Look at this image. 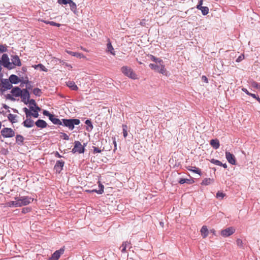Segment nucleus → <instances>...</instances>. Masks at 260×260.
<instances>
[{
	"instance_id": "nucleus-1",
	"label": "nucleus",
	"mask_w": 260,
	"mask_h": 260,
	"mask_svg": "<svg viewBox=\"0 0 260 260\" xmlns=\"http://www.w3.org/2000/svg\"><path fill=\"white\" fill-rule=\"evenodd\" d=\"M80 123V120L78 119H62L61 125L68 127L70 130H73L75 125H79Z\"/></svg>"
},
{
	"instance_id": "nucleus-2",
	"label": "nucleus",
	"mask_w": 260,
	"mask_h": 260,
	"mask_svg": "<svg viewBox=\"0 0 260 260\" xmlns=\"http://www.w3.org/2000/svg\"><path fill=\"white\" fill-rule=\"evenodd\" d=\"M149 67L151 68V69L154 70L155 72H158L159 73H161L162 74H165L166 72V70L165 67V65L164 63L161 64H154V63H150L149 65Z\"/></svg>"
},
{
	"instance_id": "nucleus-3",
	"label": "nucleus",
	"mask_w": 260,
	"mask_h": 260,
	"mask_svg": "<svg viewBox=\"0 0 260 260\" xmlns=\"http://www.w3.org/2000/svg\"><path fill=\"white\" fill-rule=\"evenodd\" d=\"M85 151V146H82L81 143L78 141H75L74 142V147L71 152L73 153L78 152V153H83Z\"/></svg>"
},
{
	"instance_id": "nucleus-4",
	"label": "nucleus",
	"mask_w": 260,
	"mask_h": 260,
	"mask_svg": "<svg viewBox=\"0 0 260 260\" xmlns=\"http://www.w3.org/2000/svg\"><path fill=\"white\" fill-rule=\"evenodd\" d=\"M2 64L5 68L11 70L14 68V66L12 65V63L10 62L9 58L7 54H4L2 56Z\"/></svg>"
},
{
	"instance_id": "nucleus-5",
	"label": "nucleus",
	"mask_w": 260,
	"mask_h": 260,
	"mask_svg": "<svg viewBox=\"0 0 260 260\" xmlns=\"http://www.w3.org/2000/svg\"><path fill=\"white\" fill-rule=\"evenodd\" d=\"M121 71L122 73L125 76L132 79H136V75L133 72L132 69L127 66H124L121 68Z\"/></svg>"
},
{
	"instance_id": "nucleus-6",
	"label": "nucleus",
	"mask_w": 260,
	"mask_h": 260,
	"mask_svg": "<svg viewBox=\"0 0 260 260\" xmlns=\"http://www.w3.org/2000/svg\"><path fill=\"white\" fill-rule=\"evenodd\" d=\"M1 133L4 138H12L15 136V132L11 128H4Z\"/></svg>"
},
{
	"instance_id": "nucleus-7",
	"label": "nucleus",
	"mask_w": 260,
	"mask_h": 260,
	"mask_svg": "<svg viewBox=\"0 0 260 260\" xmlns=\"http://www.w3.org/2000/svg\"><path fill=\"white\" fill-rule=\"evenodd\" d=\"M235 232V230L233 227H229L224 230L221 231L220 234L222 236L224 237H228L232 234H233Z\"/></svg>"
},
{
	"instance_id": "nucleus-8",
	"label": "nucleus",
	"mask_w": 260,
	"mask_h": 260,
	"mask_svg": "<svg viewBox=\"0 0 260 260\" xmlns=\"http://www.w3.org/2000/svg\"><path fill=\"white\" fill-rule=\"evenodd\" d=\"M0 86H3L7 90L11 89L13 87L12 84L9 79H2L1 80Z\"/></svg>"
},
{
	"instance_id": "nucleus-9",
	"label": "nucleus",
	"mask_w": 260,
	"mask_h": 260,
	"mask_svg": "<svg viewBox=\"0 0 260 260\" xmlns=\"http://www.w3.org/2000/svg\"><path fill=\"white\" fill-rule=\"evenodd\" d=\"M64 252V249L61 248L60 249L55 251L49 258V260H58L61 254H63Z\"/></svg>"
},
{
	"instance_id": "nucleus-10",
	"label": "nucleus",
	"mask_w": 260,
	"mask_h": 260,
	"mask_svg": "<svg viewBox=\"0 0 260 260\" xmlns=\"http://www.w3.org/2000/svg\"><path fill=\"white\" fill-rule=\"evenodd\" d=\"M20 97L21 98V101L27 105V101H28L30 98V93L28 90L27 89H23V91Z\"/></svg>"
},
{
	"instance_id": "nucleus-11",
	"label": "nucleus",
	"mask_w": 260,
	"mask_h": 260,
	"mask_svg": "<svg viewBox=\"0 0 260 260\" xmlns=\"http://www.w3.org/2000/svg\"><path fill=\"white\" fill-rule=\"evenodd\" d=\"M64 165V161L62 160H57L54 166V169L58 173H60L62 171L63 167Z\"/></svg>"
},
{
	"instance_id": "nucleus-12",
	"label": "nucleus",
	"mask_w": 260,
	"mask_h": 260,
	"mask_svg": "<svg viewBox=\"0 0 260 260\" xmlns=\"http://www.w3.org/2000/svg\"><path fill=\"white\" fill-rule=\"evenodd\" d=\"M12 90L11 91V93L13 94V95L15 97H19L22 94V92L23 91V89H21V88L18 86L13 87L12 88Z\"/></svg>"
},
{
	"instance_id": "nucleus-13",
	"label": "nucleus",
	"mask_w": 260,
	"mask_h": 260,
	"mask_svg": "<svg viewBox=\"0 0 260 260\" xmlns=\"http://www.w3.org/2000/svg\"><path fill=\"white\" fill-rule=\"evenodd\" d=\"M225 157L229 163L232 165L236 164V159L235 156L230 152H225Z\"/></svg>"
},
{
	"instance_id": "nucleus-14",
	"label": "nucleus",
	"mask_w": 260,
	"mask_h": 260,
	"mask_svg": "<svg viewBox=\"0 0 260 260\" xmlns=\"http://www.w3.org/2000/svg\"><path fill=\"white\" fill-rule=\"evenodd\" d=\"M22 200L21 207L23 206H26L29 204L34 201V199L27 196L20 197Z\"/></svg>"
},
{
	"instance_id": "nucleus-15",
	"label": "nucleus",
	"mask_w": 260,
	"mask_h": 260,
	"mask_svg": "<svg viewBox=\"0 0 260 260\" xmlns=\"http://www.w3.org/2000/svg\"><path fill=\"white\" fill-rule=\"evenodd\" d=\"M11 60L12 64H13L14 66L20 67L21 66V60L18 55H12Z\"/></svg>"
},
{
	"instance_id": "nucleus-16",
	"label": "nucleus",
	"mask_w": 260,
	"mask_h": 260,
	"mask_svg": "<svg viewBox=\"0 0 260 260\" xmlns=\"http://www.w3.org/2000/svg\"><path fill=\"white\" fill-rule=\"evenodd\" d=\"M36 125L39 128H44L47 127V123L45 121L42 119H38L35 122Z\"/></svg>"
},
{
	"instance_id": "nucleus-17",
	"label": "nucleus",
	"mask_w": 260,
	"mask_h": 260,
	"mask_svg": "<svg viewBox=\"0 0 260 260\" xmlns=\"http://www.w3.org/2000/svg\"><path fill=\"white\" fill-rule=\"evenodd\" d=\"M22 124L24 127L30 128L34 126V122L33 120H32L30 118H27L25 120H24Z\"/></svg>"
},
{
	"instance_id": "nucleus-18",
	"label": "nucleus",
	"mask_w": 260,
	"mask_h": 260,
	"mask_svg": "<svg viewBox=\"0 0 260 260\" xmlns=\"http://www.w3.org/2000/svg\"><path fill=\"white\" fill-rule=\"evenodd\" d=\"M9 79L12 84H18L20 81V78H19L17 75L14 74L10 75Z\"/></svg>"
},
{
	"instance_id": "nucleus-19",
	"label": "nucleus",
	"mask_w": 260,
	"mask_h": 260,
	"mask_svg": "<svg viewBox=\"0 0 260 260\" xmlns=\"http://www.w3.org/2000/svg\"><path fill=\"white\" fill-rule=\"evenodd\" d=\"M49 119L54 124L62 125V121L58 118H56L53 114H52Z\"/></svg>"
},
{
	"instance_id": "nucleus-20",
	"label": "nucleus",
	"mask_w": 260,
	"mask_h": 260,
	"mask_svg": "<svg viewBox=\"0 0 260 260\" xmlns=\"http://www.w3.org/2000/svg\"><path fill=\"white\" fill-rule=\"evenodd\" d=\"M66 52L72 56H75L79 58H82L85 57L83 54L79 52H73L67 50H66Z\"/></svg>"
},
{
	"instance_id": "nucleus-21",
	"label": "nucleus",
	"mask_w": 260,
	"mask_h": 260,
	"mask_svg": "<svg viewBox=\"0 0 260 260\" xmlns=\"http://www.w3.org/2000/svg\"><path fill=\"white\" fill-rule=\"evenodd\" d=\"M194 182L193 179H185V178H180L179 180L178 181V182L181 184H183L184 183H187L188 184H191L193 183Z\"/></svg>"
},
{
	"instance_id": "nucleus-22",
	"label": "nucleus",
	"mask_w": 260,
	"mask_h": 260,
	"mask_svg": "<svg viewBox=\"0 0 260 260\" xmlns=\"http://www.w3.org/2000/svg\"><path fill=\"white\" fill-rule=\"evenodd\" d=\"M201 234L203 238H206L208 235V230L206 225H203L201 229Z\"/></svg>"
},
{
	"instance_id": "nucleus-23",
	"label": "nucleus",
	"mask_w": 260,
	"mask_h": 260,
	"mask_svg": "<svg viewBox=\"0 0 260 260\" xmlns=\"http://www.w3.org/2000/svg\"><path fill=\"white\" fill-rule=\"evenodd\" d=\"M210 145L215 149L219 148L220 146L219 141L217 139H212L210 141Z\"/></svg>"
},
{
	"instance_id": "nucleus-24",
	"label": "nucleus",
	"mask_w": 260,
	"mask_h": 260,
	"mask_svg": "<svg viewBox=\"0 0 260 260\" xmlns=\"http://www.w3.org/2000/svg\"><path fill=\"white\" fill-rule=\"evenodd\" d=\"M24 138L21 135H17L16 136V142L19 145H22Z\"/></svg>"
},
{
	"instance_id": "nucleus-25",
	"label": "nucleus",
	"mask_w": 260,
	"mask_h": 260,
	"mask_svg": "<svg viewBox=\"0 0 260 260\" xmlns=\"http://www.w3.org/2000/svg\"><path fill=\"white\" fill-rule=\"evenodd\" d=\"M67 85L73 90H77L78 87L73 81H69L67 83Z\"/></svg>"
},
{
	"instance_id": "nucleus-26",
	"label": "nucleus",
	"mask_w": 260,
	"mask_h": 260,
	"mask_svg": "<svg viewBox=\"0 0 260 260\" xmlns=\"http://www.w3.org/2000/svg\"><path fill=\"white\" fill-rule=\"evenodd\" d=\"M85 123L87 125L86 127V130L88 132H90L93 128V125L90 120H86Z\"/></svg>"
},
{
	"instance_id": "nucleus-27",
	"label": "nucleus",
	"mask_w": 260,
	"mask_h": 260,
	"mask_svg": "<svg viewBox=\"0 0 260 260\" xmlns=\"http://www.w3.org/2000/svg\"><path fill=\"white\" fill-rule=\"evenodd\" d=\"M187 169L189 171L193 172H194L195 173L198 174L200 175H201V171L198 168H196L195 167H191V166H188V167H187Z\"/></svg>"
},
{
	"instance_id": "nucleus-28",
	"label": "nucleus",
	"mask_w": 260,
	"mask_h": 260,
	"mask_svg": "<svg viewBox=\"0 0 260 260\" xmlns=\"http://www.w3.org/2000/svg\"><path fill=\"white\" fill-rule=\"evenodd\" d=\"M17 115H14L12 114H9L8 116V118L9 121H10L12 123H16L17 122V120H16Z\"/></svg>"
},
{
	"instance_id": "nucleus-29",
	"label": "nucleus",
	"mask_w": 260,
	"mask_h": 260,
	"mask_svg": "<svg viewBox=\"0 0 260 260\" xmlns=\"http://www.w3.org/2000/svg\"><path fill=\"white\" fill-rule=\"evenodd\" d=\"M213 182V179L211 178H205L203 180L201 184L202 185H208Z\"/></svg>"
},
{
	"instance_id": "nucleus-30",
	"label": "nucleus",
	"mask_w": 260,
	"mask_h": 260,
	"mask_svg": "<svg viewBox=\"0 0 260 260\" xmlns=\"http://www.w3.org/2000/svg\"><path fill=\"white\" fill-rule=\"evenodd\" d=\"M8 206L10 207H20L21 205L17 203L16 200L15 201H10L8 203Z\"/></svg>"
},
{
	"instance_id": "nucleus-31",
	"label": "nucleus",
	"mask_w": 260,
	"mask_h": 260,
	"mask_svg": "<svg viewBox=\"0 0 260 260\" xmlns=\"http://www.w3.org/2000/svg\"><path fill=\"white\" fill-rule=\"evenodd\" d=\"M69 4L70 5L71 10L74 13H76L77 10L76 4L73 1H70V3Z\"/></svg>"
},
{
	"instance_id": "nucleus-32",
	"label": "nucleus",
	"mask_w": 260,
	"mask_h": 260,
	"mask_svg": "<svg viewBox=\"0 0 260 260\" xmlns=\"http://www.w3.org/2000/svg\"><path fill=\"white\" fill-rule=\"evenodd\" d=\"M107 50L110 52V53L113 55H115V52L114 51V48L112 47V45L110 42H109L107 44Z\"/></svg>"
},
{
	"instance_id": "nucleus-33",
	"label": "nucleus",
	"mask_w": 260,
	"mask_h": 260,
	"mask_svg": "<svg viewBox=\"0 0 260 260\" xmlns=\"http://www.w3.org/2000/svg\"><path fill=\"white\" fill-rule=\"evenodd\" d=\"M150 58L152 61L155 62L156 63H158V64L164 63L162 60L159 59V58H157V57L154 56L153 55H151L150 56Z\"/></svg>"
},
{
	"instance_id": "nucleus-34",
	"label": "nucleus",
	"mask_w": 260,
	"mask_h": 260,
	"mask_svg": "<svg viewBox=\"0 0 260 260\" xmlns=\"http://www.w3.org/2000/svg\"><path fill=\"white\" fill-rule=\"evenodd\" d=\"M29 81L28 77L27 76L25 78H24L23 77H22L21 78H20V82L21 83L20 86L23 87L24 84H25L26 85L28 84V83H29Z\"/></svg>"
},
{
	"instance_id": "nucleus-35",
	"label": "nucleus",
	"mask_w": 260,
	"mask_h": 260,
	"mask_svg": "<svg viewBox=\"0 0 260 260\" xmlns=\"http://www.w3.org/2000/svg\"><path fill=\"white\" fill-rule=\"evenodd\" d=\"M32 93L37 96H40L42 93V92L39 88H35L32 90Z\"/></svg>"
},
{
	"instance_id": "nucleus-36",
	"label": "nucleus",
	"mask_w": 260,
	"mask_h": 260,
	"mask_svg": "<svg viewBox=\"0 0 260 260\" xmlns=\"http://www.w3.org/2000/svg\"><path fill=\"white\" fill-rule=\"evenodd\" d=\"M29 109L30 111H32L33 112L32 113L31 116L37 118L39 116V112L37 111L34 110V107L33 106H29Z\"/></svg>"
},
{
	"instance_id": "nucleus-37",
	"label": "nucleus",
	"mask_w": 260,
	"mask_h": 260,
	"mask_svg": "<svg viewBox=\"0 0 260 260\" xmlns=\"http://www.w3.org/2000/svg\"><path fill=\"white\" fill-rule=\"evenodd\" d=\"M250 85L252 87L260 90V84L256 82L252 81L251 82Z\"/></svg>"
},
{
	"instance_id": "nucleus-38",
	"label": "nucleus",
	"mask_w": 260,
	"mask_h": 260,
	"mask_svg": "<svg viewBox=\"0 0 260 260\" xmlns=\"http://www.w3.org/2000/svg\"><path fill=\"white\" fill-rule=\"evenodd\" d=\"M99 187L98 194H101L104 192V186L100 181H99Z\"/></svg>"
},
{
	"instance_id": "nucleus-39",
	"label": "nucleus",
	"mask_w": 260,
	"mask_h": 260,
	"mask_svg": "<svg viewBox=\"0 0 260 260\" xmlns=\"http://www.w3.org/2000/svg\"><path fill=\"white\" fill-rule=\"evenodd\" d=\"M126 244H129V242L127 241L124 242H123L121 246L120 247L121 251L122 253L125 252L126 251Z\"/></svg>"
},
{
	"instance_id": "nucleus-40",
	"label": "nucleus",
	"mask_w": 260,
	"mask_h": 260,
	"mask_svg": "<svg viewBox=\"0 0 260 260\" xmlns=\"http://www.w3.org/2000/svg\"><path fill=\"white\" fill-rule=\"evenodd\" d=\"M122 131L123 134V137L125 138L127 136V126L125 124L122 125Z\"/></svg>"
},
{
	"instance_id": "nucleus-41",
	"label": "nucleus",
	"mask_w": 260,
	"mask_h": 260,
	"mask_svg": "<svg viewBox=\"0 0 260 260\" xmlns=\"http://www.w3.org/2000/svg\"><path fill=\"white\" fill-rule=\"evenodd\" d=\"M200 10L203 15H206L209 13V8L207 7H203Z\"/></svg>"
},
{
	"instance_id": "nucleus-42",
	"label": "nucleus",
	"mask_w": 260,
	"mask_h": 260,
	"mask_svg": "<svg viewBox=\"0 0 260 260\" xmlns=\"http://www.w3.org/2000/svg\"><path fill=\"white\" fill-rule=\"evenodd\" d=\"M210 161L211 163L217 166H221V165H222V163L220 161L217 159L213 158L210 160Z\"/></svg>"
},
{
	"instance_id": "nucleus-43",
	"label": "nucleus",
	"mask_w": 260,
	"mask_h": 260,
	"mask_svg": "<svg viewBox=\"0 0 260 260\" xmlns=\"http://www.w3.org/2000/svg\"><path fill=\"white\" fill-rule=\"evenodd\" d=\"M225 196V194L222 192L218 191L216 193V198L222 199Z\"/></svg>"
},
{
	"instance_id": "nucleus-44",
	"label": "nucleus",
	"mask_w": 260,
	"mask_h": 260,
	"mask_svg": "<svg viewBox=\"0 0 260 260\" xmlns=\"http://www.w3.org/2000/svg\"><path fill=\"white\" fill-rule=\"evenodd\" d=\"M7 51V46L6 45H0V52H5Z\"/></svg>"
},
{
	"instance_id": "nucleus-45",
	"label": "nucleus",
	"mask_w": 260,
	"mask_h": 260,
	"mask_svg": "<svg viewBox=\"0 0 260 260\" xmlns=\"http://www.w3.org/2000/svg\"><path fill=\"white\" fill-rule=\"evenodd\" d=\"M28 103L29 104L30 106H35L37 105L35 100L34 99H29L28 101H27V104Z\"/></svg>"
},
{
	"instance_id": "nucleus-46",
	"label": "nucleus",
	"mask_w": 260,
	"mask_h": 260,
	"mask_svg": "<svg viewBox=\"0 0 260 260\" xmlns=\"http://www.w3.org/2000/svg\"><path fill=\"white\" fill-rule=\"evenodd\" d=\"M14 96L13 95V94H7L6 95V98L7 99H8V100H10L12 101H15V99L13 97Z\"/></svg>"
},
{
	"instance_id": "nucleus-47",
	"label": "nucleus",
	"mask_w": 260,
	"mask_h": 260,
	"mask_svg": "<svg viewBox=\"0 0 260 260\" xmlns=\"http://www.w3.org/2000/svg\"><path fill=\"white\" fill-rule=\"evenodd\" d=\"M31 211V208L29 207H25L22 209V213L25 214Z\"/></svg>"
},
{
	"instance_id": "nucleus-48",
	"label": "nucleus",
	"mask_w": 260,
	"mask_h": 260,
	"mask_svg": "<svg viewBox=\"0 0 260 260\" xmlns=\"http://www.w3.org/2000/svg\"><path fill=\"white\" fill-rule=\"evenodd\" d=\"M236 244L239 247H243V242L240 239H237L236 240Z\"/></svg>"
},
{
	"instance_id": "nucleus-49",
	"label": "nucleus",
	"mask_w": 260,
	"mask_h": 260,
	"mask_svg": "<svg viewBox=\"0 0 260 260\" xmlns=\"http://www.w3.org/2000/svg\"><path fill=\"white\" fill-rule=\"evenodd\" d=\"M203 2V0L199 1L198 4L197 6V8L198 10H200L201 9H202V8L203 7V6H202Z\"/></svg>"
},
{
	"instance_id": "nucleus-50",
	"label": "nucleus",
	"mask_w": 260,
	"mask_h": 260,
	"mask_svg": "<svg viewBox=\"0 0 260 260\" xmlns=\"http://www.w3.org/2000/svg\"><path fill=\"white\" fill-rule=\"evenodd\" d=\"M244 58V56L243 54L240 55L236 60V61L237 62H239L243 60Z\"/></svg>"
},
{
	"instance_id": "nucleus-51",
	"label": "nucleus",
	"mask_w": 260,
	"mask_h": 260,
	"mask_svg": "<svg viewBox=\"0 0 260 260\" xmlns=\"http://www.w3.org/2000/svg\"><path fill=\"white\" fill-rule=\"evenodd\" d=\"M43 114L44 115L48 116L49 118L51 116V115L52 114H51L49 111H48L46 110H44L43 111Z\"/></svg>"
},
{
	"instance_id": "nucleus-52",
	"label": "nucleus",
	"mask_w": 260,
	"mask_h": 260,
	"mask_svg": "<svg viewBox=\"0 0 260 260\" xmlns=\"http://www.w3.org/2000/svg\"><path fill=\"white\" fill-rule=\"evenodd\" d=\"M57 2L60 5H67L68 2L67 0H58Z\"/></svg>"
},
{
	"instance_id": "nucleus-53",
	"label": "nucleus",
	"mask_w": 260,
	"mask_h": 260,
	"mask_svg": "<svg viewBox=\"0 0 260 260\" xmlns=\"http://www.w3.org/2000/svg\"><path fill=\"white\" fill-rule=\"evenodd\" d=\"M50 25H52V26H57V27H59L61 25L60 24L56 23L54 21H51V22L50 23Z\"/></svg>"
},
{
	"instance_id": "nucleus-54",
	"label": "nucleus",
	"mask_w": 260,
	"mask_h": 260,
	"mask_svg": "<svg viewBox=\"0 0 260 260\" xmlns=\"http://www.w3.org/2000/svg\"><path fill=\"white\" fill-rule=\"evenodd\" d=\"M61 134L62 136L63 137V138L64 140H69V137L68 135H67L66 133H61Z\"/></svg>"
},
{
	"instance_id": "nucleus-55",
	"label": "nucleus",
	"mask_w": 260,
	"mask_h": 260,
	"mask_svg": "<svg viewBox=\"0 0 260 260\" xmlns=\"http://www.w3.org/2000/svg\"><path fill=\"white\" fill-rule=\"evenodd\" d=\"M101 152V150L99 148L94 147H93V152L94 153H100Z\"/></svg>"
},
{
	"instance_id": "nucleus-56",
	"label": "nucleus",
	"mask_w": 260,
	"mask_h": 260,
	"mask_svg": "<svg viewBox=\"0 0 260 260\" xmlns=\"http://www.w3.org/2000/svg\"><path fill=\"white\" fill-rule=\"evenodd\" d=\"M32 88V86L31 85L30 82H29V83H28V84H27L26 85L25 89H27L28 90L31 89Z\"/></svg>"
},
{
	"instance_id": "nucleus-57",
	"label": "nucleus",
	"mask_w": 260,
	"mask_h": 260,
	"mask_svg": "<svg viewBox=\"0 0 260 260\" xmlns=\"http://www.w3.org/2000/svg\"><path fill=\"white\" fill-rule=\"evenodd\" d=\"M15 200H16L17 203H18L19 204L21 205L22 200L21 197H15Z\"/></svg>"
},
{
	"instance_id": "nucleus-58",
	"label": "nucleus",
	"mask_w": 260,
	"mask_h": 260,
	"mask_svg": "<svg viewBox=\"0 0 260 260\" xmlns=\"http://www.w3.org/2000/svg\"><path fill=\"white\" fill-rule=\"evenodd\" d=\"M31 114H32V112H31V111L30 110L29 111H28L27 112H26L25 113L26 118H28V117L31 116Z\"/></svg>"
},
{
	"instance_id": "nucleus-59",
	"label": "nucleus",
	"mask_w": 260,
	"mask_h": 260,
	"mask_svg": "<svg viewBox=\"0 0 260 260\" xmlns=\"http://www.w3.org/2000/svg\"><path fill=\"white\" fill-rule=\"evenodd\" d=\"M242 90L243 92H244L246 94H247V95H249L250 94V92H249L248 91V90H247L246 88H242Z\"/></svg>"
},
{
	"instance_id": "nucleus-60",
	"label": "nucleus",
	"mask_w": 260,
	"mask_h": 260,
	"mask_svg": "<svg viewBox=\"0 0 260 260\" xmlns=\"http://www.w3.org/2000/svg\"><path fill=\"white\" fill-rule=\"evenodd\" d=\"M140 24L141 25H142L143 26H145V25H146L145 20V19L142 20V21L140 22Z\"/></svg>"
},
{
	"instance_id": "nucleus-61",
	"label": "nucleus",
	"mask_w": 260,
	"mask_h": 260,
	"mask_svg": "<svg viewBox=\"0 0 260 260\" xmlns=\"http://www.w3.org/2000/svg\"><path fill=\"white\" fill-rule=\"evenodd\" d=\"M54 155L57 157H58V158H60L62 157V156L57 152V151H56L55 153H54Z\"/></svg>"
},
{
	"instance_id": "nucleus-62",
	"label": "nucleus",
	"mask_w": 260,
	"mask_h": 260,
	"mask_svg": "<svg viewBox=\"0 0 260 260\" xmlns=\"http://www.w3.org/2000/svg\"><path fill=\"white\" fill-rule=\"evenodd\" d=\"M202 80H203L204 82H206V83H208V78L206 77V76H203L202 77Z\"/></svg>"
},
{
	"instance_id": "nucleus-63",
	"label": "nucleus",
	"mask_w": 260,
	"mask_h": 260,
	"mask_svg": "<svg viewBox=\"0 0 260 260\" xmlns=\"http://www.w3.org/2000/svg\"><path fill=\"white\" fill-rule=\"evenodd\" d=\"M34 108L35 111H37L39 112V111H40L41 110V108L39 107H38L37 105Z\"/></svg>"
},
{
	"instance_id": "nucleus-64",
	"label": "nucleus",
	"mask_w": 260,
	"mask_h": 260,
	"mask_svg": "<svg viewBox=\"0 0 260 260\" xmlns=\"http://www.w3.org/2000/svg\"><path fill=\"white\" fill-rule=\"evenodd\" d=\"M37 66H38V67H40V68H41L43 71H46V70H45V67H44L43 64H39Z\"/></svg>"
}]
</instances>
